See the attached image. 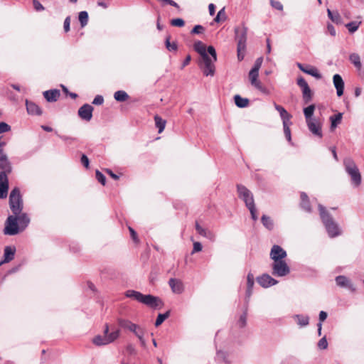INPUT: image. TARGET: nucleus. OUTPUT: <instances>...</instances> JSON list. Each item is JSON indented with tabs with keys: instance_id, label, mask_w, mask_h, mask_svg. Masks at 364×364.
<instances>
[{
	"instance_id": "5701e85b",
	"label": "nucleus",
	"mask_w": 364,
	"mask_h": 364,
	"mask_svg": "<svg viewBox=\"0 0 364 364\" xmlns=\"http://www.w3.org/2000/svg\"><path fill=\"white\" fill-rule=\"evenodd\" d=\"M275 109L279 112L280 117L282 119L283 124L285 123H289L291 118V115L287 112V111L281 105L274 103Z\"/></svg>"
},
{
	"instance_id": "cd10ccee",
	"label": "nucleus",
	"mask_w": 364,
	"mask_h": 364,
	"mask_svg": "<svg viewBox=\"0 0 364 364\" xmlns=\"http://www.w3.org/2000/svg\"><path fill=\"white\" fill-rule=\"evenodd\" d=\"M235 105L240 108L247 107L249 105V100L247 98H243L239 95H236L234 97Z\"/></svg>"
},
{
	"instance_id": "79ce46f5",
	"label": "nucleus",
	"mask_w": 364,
	"mask_h": 364,
	"mask_svg": "<svg viewBox=\"0 0 364 364\" xmlns=\"http://www.w3.org/2000/svg\"><path fill=\"white\" fill-rule=\"evenodd\" d=\"M350 62L358 69L361 67L360 56L356 53H352L350 57Z\"/></svg>"
},
{
	"instance_id": "4c0bfd02",
	"label": "nucleus",
	"mask_w": 364,
	"mask_h": 364,
	"mask_svg": "<svg viewBox=\"0 0 364 364\" xmlns=\"http://www.w3.org/2000/svg\"><path fill=\"white\" fill-rule=\"evenodd\" d=\"M295 318L297 324L299 325L301 327L306 326L309 324V318L306 316L296 315Z\"/></svg>"
},
{
	"instance_id": "bb28decb",
	"label": "nucleus",
	"mask_w": 364,
	"mask_h": 364,
	"mask_svg": "<svg viewBox=\"0 0 364 364\" xmlns=\"http://www.w3.org/2000/svg\"><path fill=\"white\" fill-rule=\"evenodd\" d=\"M342 117V113H338L330 117L331 130H334L336 128V127L341 122Z\"/></svg>"
},
{
	"instance_id": "f257e3e1",
	"label": "nucleus",
	"mask_w": 364,
	"mask_h": 364,
	"mask_svg": "<svg viewBox=\"0 0 364 364\" xmlns=\"http://www.w3.org/2000/svg\"><path fill=\"white\" fill-rule=\"evenodd\" d=\"M194 49L201 57L202 63L200 67L203 70V74L206 76H213L215 73L214 63L217 60L215 49L210 46L206 48V46L200 41L194 43Z\"/></svg>"
},
{
	"instance_id": "864d4df0",
	"label": "nucleus",
	"mask_w": 364,
	"mask_h": 364,
	"mask_svg": "<svg viewBox=\"0 0 364 364\" xmlns=\"http://www.w3.org/2000/svg\"><path fill=\"white\" fill-rule=\"evenodd\" d=\"M271 5L273 8H274L277 10L282 11L283 10V5L282 4L277 0H271L270 1Z\"/></svg>"
},
{
	"instance_id": "412c9836",
	"label": "nucleus",
	"mask_w": 364,
	"mask_h": 364,
	"mask_svg": "<svg viewBox=\"0 0 364 364\" xmlns=\"http://www.w3.org/2000/svg\"><path fill=\"white\" fill-rule=\"evenodd\" d=\"M117 323L121 328L129 330L132 333L135 331L136 326H138L137 324L132 323L129 320L121 318L117 319Z\"/></svg>"
},
{
	"instance_id": "dca6fc26",
	"label": "nucleus",
	"mask_w": 364,
	"mask_h": 364,
	"mask_svg": "<svg viewBox=\"0 0 364 364\" xmlns=\"http://www.w3.org/2000/svg\"><path fill=\"white\" fill-rule=\"evenodd\" d=\"M297 66L299 68L300 70L302 72L309 74L316 79H321V75L319 73L318 69L315 67L311 66V65H306L304 66L301 63H297Z\"/></svg>"
},
{
	"instance_id": "ddd939ff",
	"label": "nucleus",
	"mask_w": 364,
	"mask_h": 364,
	"mask_svg": "<svg viewBox=\"0 0 364 364\" xmlns=\"http://www.w3.org/2000/svg\"><path fill=\"white\" fill-rule=\"evenodd\" d=\"M93 107L89 104H85L78 109L79 117L86 121L89 122L92 117Z\"/></svg>"
},
{
	"instance_id": "13d9d810",
	"label": "nucleus",
	"mask_w": 364,
	"mask_h": 364,
	"mask_svg": "<svg viewBox=\"0 0 364 364\" xmlns=\"http://www.w3.org/2000/svg\"><path fill=\"white\" fill-rule=\"evenodd\" d=\"M297 85L303 90L305 87H309L306 81L303 77H299L297 80Z\"/></svg>"
},
{
	"instance_id": "09e8293b",
	"label": "nucleus",
	"mask_w": 364,
	"mask_h": 364,
	"mask_svg": "<svg viewBox=\"0 0 364 364\" xmlns=\"http://www.w3.org/2000/svg\"><path fill=\"white\" fill-rule=\"evenodd\" d=\"M128 229H129L131 237L133 240V241L136 244H139L140 240H139V237L137 236V233L136 232V231L132 227H129Z\"/></svg>"
},
{
	"instance_id": "72a5a7b5",
	"label": "nucleus",
	"mask_w": 364,
	"mask_h": 364,
	"mask_svg": "<svg viewBox=\"0 0 364 364\" xmlns=\"http://www.w3.org/2000/svg\"><path fill=\"white\" fill-rule=\"evenodd\" d=\"M300 196H301V207L304 209H305L306 210L310 211L311 210V205H310L307 195L305 193H301Z\"/></svg>"
},
{
	"instance_id": "052dcab7",
	"label": "nucleus",
	"mask_w": 364,
	"mask_h": 364,
	"mask_svg": "<svg viewBox=\"0 0 364 364\" xmlns=\"http://www.w3.org/2000/svg\"><path fill=\"white\" fill-rule=\"evenodd\" d=\"M202 250V245L199 242H193V248L191 254H194L196 252H198Z\"/></svg>"
},
{
	"instance_id": "37998d69",
	"label": "nucleus",
	"mask_w": 364,
	"mask_h": 364,
	"mask_svg": "<svg viewBox=\"0 0 364 364\" xmlns=\"http://www.w3.org/2000/svg\"><path fill=\"white\" fill-rule=\"evenodd\" d=\"M360 23L361 21H352L347 23L346 26L350 33H354L358 30Z\"/></svg>"
},
{
	"instance_id": "473e14b6",
	"label": "nucleus",
	"mask_w": 364,
	"mask_h": 364,
	"mask_svg": "<svg viewBox=\"0 0 364 364\" xmlns=\"http://www.w3.org/2000/svg\"><path fill=\"white\" fill-rule=\"evenodd\" d=\"M336 282L341 287H350V281L345 276H338L336 278Z\"/></svg>"
},
{
	"instance_id": "e2e57ef3",
	"label": "nucleus",
	"mask_w": 364,
	"mask_h": 364,
	"mask_svg": "<svg viewBox=\"0 0 364 364\" xmlns=\"http://www.w3.org/2000/svg\"><path fill=\"white\" fill-rule=\"evenodd\" d=\"M104 102V98L101 95H97L92 101V104L100 105Z\"/></svg>"
},
{
	"instance_id": "7c9ffc66",
	"label": "nucleus",
	"mask_w": 364,
	"mask_h": 364,
	"mask_svg": "<svg viewBox=\"0 0 364 364\" xmlns=\"http://www.w3.org/2000/svg\"><path fill=\"white\" fill-rule=\"evenodd\" d=\"M114 98L118 102H125L129 98V96L125 91L118 90L114 92Z\"/></svg>"
},
{
	"instance_id": "5fc2aeb1",
	"label": "nucleus",
	"mask_w": 364,
	"mask_h": 364,
	"mask_svg": "<svg viewBox=\"0 0 364 364\" xmlns=\"http://www.w3.org/2000/svg\"><path fill=\"white\" fill-rule=\"evenodd\" d=\"M262 61H263L262 58H257L256 60V61L255 62V65H254L253 68L251 70L259 72V70L261 68Z\"/></svg>"
},
{
	"instance_id": "6ab92c4d",
	"label": "nucleus",
	"mask_w": 364,
	"mask_h": 364,
	"mask_svg": "<svg viewBox=\"0 0 364 364\" xmlns=\"http://www.w3.org/2000/svg\"><path fill=\"white\" fill-rule=\"evenodd\" d=\"M43 96L48 102H56L60 96V92L57 89L50 90L45 91Z\"/></svg>"
},
{
	"instance_id": "a211bd4d",
	"label": "nucleus",
	"mask_w": 364,
	"mask_h": 364,
	"mask_svg": "<svg viewBox=\"0 0 364 364\" xmlns=\"http://www.w3.org/2000/svg\"><path fill=\"white\" fill-rule=\"evenodd\" d=\"M168 284L173 292L176 294H181L183 292V284L181 280L171 278L169 279Z\"/></svg>"
},
{
	"instance_id": "423d86ee",
	"label": "nucleus",
	"mask_w": 364,
	"mask_h": 364,
	"mask_svg": "<svg viewBox=\"0 0 364 364\" xmlns=\"http://www.w3.org/2000/svg\"><path fill=\"white\" fill-rule=\"evenodd\" d=\"M343 164L353 184L356 186H359L361 183V175L354 161L350 158H346L343 160Z\"/></svg>"
},
{
	"instance_id": "9d476101",
	"label": "nucleus",
	"mask_w": 364,
	"mask_h": 364,
	"mask_svg": "<svg viewBox=\"0 0 364 364\" xmlns=\"http://www.w3.org/2000/svg\"><path fill=\"white\" fill-rule=\"evenodd\" d=\"M259 72L251 70L249 73V79L250 83L252 86H254L256 89L259 90L261 92L265 95H269V90L264 87L262 82L258 80Z\"/></svg>"
},
{
	"instance_id": "4be33fe9",
	"label": "nucleus",
	"mask_w": 364,
	"mask_h": 364,
	"mask_svg": "<svg viewBox=\"0 0 364 364\" xmlns=\"http://www.w3.org/2000/svg\"><path fill=\"white\" fill-rule=\"evenodd\" d=\"M26 105L29 114L41 115L42 114L41 109L36 103L26 100Z\"/></svg>"
},
{
	"instance_id": "0eeeda50",
	"label": "nucleus",
	"mask_w": 364,
	"mask_h": 364,
	"mask_svg": "<svg viewBox=\"0 0 364 364\" xmlns=\"http://www.w3.org/2000/svg\"><path fill=\"white\" fill-rule=\"evenodd\" d=\"M21 231L16 215H9L5 222L4 233L7 235H15Z\"/></svg>"
},
{
	"instance_id": "393cba45",
	"label": "nucleus",
	"mask_w": 364,
	"mask_h": 364,
	"mask_svg": "<svg viewBox=\"0 0 364 364\" xmlns=\"http://www.w3.org/2000/svg\"><path fill=\"white\" fill-rule=\"evenodd\" d=\"M196 230L199 235L203 237H208L209 239H213L214 237V235L212 232L201 227L198 222L196 223Z\"/></svg>"
},
{
	"instance_id": "ea45409f",
	"label": "nucleus",
	"mask_w": 364,
	"mask_h": 364,
	"mask_svg": "<svg viewBox=\"0 0 364 364\" xmlns=\"http://www.w3.org/2000/svg\"><path fill=\"white\" fill-rule=\"evenodd\" d=\"M170 316V311H167L164 314H159L157 316V318L155 322V326L156 327L159 326L162 324V323L169 317Z\"/></svg>"
},
{
	"instance_id": "2eb2a0df",
	"label": "nucleus",
	"mask_w": 364,
	"mask_h": 364,
	"mask_svg": "<svg viewBox=\"0 0 364 364\" xmlns=\"http://www.w3.org/2000/svg\"><path fill=\"white\" fill-rule=\"evenodd\" d=\"M258 284L264 288H267L277 284V281L267 274H264L257 277Z\"/></svg>"
},
{
	"instance_id": "6e6552de",
	"label": "nucleus",
	"mask_w": 364,
	"mask_h": 364,
	"mask_svg": "<svg viewBox=\"0 0 364 364\" xmlns=\"http://www.w3.org/2000/svg\"><path fill=\"white\" fill-rule=\"evenodd\" d=\"M272 274L277 277H284L287 275L289 272V267L287 262L283 260L275 261L272 263Z\"/></svg>"
},
{
	"instance_id": "7ed1b4c3",
	"label": "nucleus",
	"mask_w": 364,
	"mask_h": 364,
	"mask_svg": "<svg viewBox=\"0 0 364 364\" xmlns=\"http://www.w3.org/2000/svg\"><path fill=\"white\" fill-rule=\"evenodd\" d=\"M318 210L322 222L323 223L329 236L331 237H334L341 235V230L338 225L335 223L326 208L322 205H319Z\"/></svg>"
},
{
	"instance_id": "de8ad7c7",
	"label": "nucleus",
	"mask_w": 364,
	"mask_h": 364,
	"mask_svg": "<svg viewBox=\"0 0 364 364\" xmlns=\"http://www.w3.org/2000/svg\"><path fill=\"white\" fill-rule=\"evenodd\" d=\"M95 176L97 180L103 186L105 185L106 178L105 176L98 170L95 172Z\"/></svg>"
},
{
	"instance_id": "58836bf2",
	"label": "nucleus",
	"mask_w": 364,
	"mask_h": 364,
	"mask_svg": "<svg viewBox=\"0 0 364 364\" xmlns=\"http://www.w3.org/2000/svg\"><path fill=\"white\" fill-rule=\"evenodd\" d=\"M88 14L87 11H80L79 13L78 18L80 23L81 27H85L88 23Z\"/></svg>"
},
{
	"instance_id": "39448f33",
	"label": "nucleus",
	"mask_w": 364,
	"mask_h": 364,
	"mask_svg": "<svg viewBox=\"0 0 364 364\" xmlns=\"http://www.w3.org/2000/svg\"><path fill=\"white\" fill-rule=\"evenodd\" d=\"M9 207L13 214L21 213L23 210V203L18 188H14L9 196Z\"/></svg>"
},
{
	"instance_id": "b1692460",
	"label": "nucleus",
	"mask_w": 364,
	"mask_h": 364,
	"mask_svg": "<svg viewBox=\"0 0 364 364\" xmlns=\"http://www.w3.org/2000/svg\"><path fill=\"white\" fill-rule=\"evenodd\" d=\"M15 249L11 247L7 246L4 249V259L0 262V265L4 262H9L14 258Z\"/></svg>"
},
{
	"instance_id": "774afa93",
	"label": "nucleus",
	"mask_w": 364,
	"mask_h": 364,
	"mask_svg": "<svg viewBox=\"0 0 364 364\" xmlns=\"http://www.w3.org/2000/svg\"><path fill=\"white\" fill-rule=\"evenodd\" d=\"M106 173L107 174H109L113 179L114 180H118L119 179V176L117 175H116L115 173H114L112 172V171H111L110 169H106L105 170Z\"/></svg>"
},
{
	"instance_id": "c85d7f7f",
	"label": "nucleus",
	"mask_w": 364,
	"mask_h": 364,
	"mask_svg": "<svg viewBox=\"0 0 364 364\" xmlns=\"http://www.w3.org/2000/svg\"><path fill=\"white\" fill-rule=\"evenodd\" d=\"M254 286V276L252 273H249L247 277V296L250 297L252 292Z\"/></svg>"
},
{
	"instance_id": "f3484780",
	"label": "nucleus",
	"mask_w": 364,
	"mask_h": 364,
	"mask_svg": "<svg viewBox=\"0 0 364 364\" xmlns=\"http://www.w3.org/2000/svg\"><path fill=\"white\" fill-rule=\"evenodd\" d=\"M333 85L336 89L337 95L341 97L343 94L344 82L341 76L338 74H335L333 77Z\"/></svg>"
},
{
	"instance_id": "bf43d9fd",
	"label": "nucleus",
	"mask_w": 364,
	"mask_h": 364,
	"mask_svg": "<svg viewBox=\"0 0 364 364\" xmlns=\"http://www.w3.org/2000/svg\"><path fill=\"white\" fill-rule=\"evenodd\" d=\"M318 347L320 349H326L328 347V343L325 337L320 339L318 343Z\"/></svg>"
},
{
	"instance_id": "20e7f679",
	"label": "nucleus",
	"mask_w": 364,
	"mask_h": 364,
	"mask_svg": "<svg viewBox=\"0 0 364 364\" xmlns=\"http://www.w3.org/2000/svg\"><path fill=\"white\" fill-rule=\"evenodd\" d=\"M109 331V326L106 323L103 331V336L98 335L94 337L92 339L93 343L97 346H105L113 343L119 337L120 331L119 329L114 330L111 333Z\"/></svg>"
},
{
	"instance_id": "4d7b16f0",
	"label": "nucleus",
	"mask_w": 364,
	"mask_h": 364,
	"mask_svg": "<svg viewBox=\"0 0 364 364\" xmlns=\"http://www.w3.org/2000/svg\"><path fill=\"white\" fill-rule=\"evenodd\" d=\"M10 126L5 122H0V134L10 131Z\"/></svg>"
},
{
	"instance_id": "3c124183",
	"label": "nucleus",
	"mask_w": 364,
	"mask_h": 364,
	"mask_svg": "<svg viewBox=\"0 0 364 364\" xmlns=\"http://www.w3.org/2000/svg\"><path fill=\"white\" fill-rule=\"evenodd\" d=\"M247 312H244L240 317L238 324L240 327L243 328L247 323Z\"/></svg>"
},
{
	"instance_id": "aec40b11",
	"label": "nucleus",
	"mask_w": 364,
	"mask_h": 364,
	"mask_svg": "<svg viewBox=\"0 0 364 364\" xmlns=\"http://www.w3.org/2000/svg\"><path fill=\"white\" fill-rule=\"evenodd\" d=\"M18 218V223L21 228V230L23 231L26 229V228L30 223V218L27 213L21 212L19 214L16 215Z\"/></svg>"
},
{
	"instance_id": "a878e982",
	"label": "nucleus",
	"mask_w": 364,
	"mask_h": 364,
	"mask_svg": "<svg viewBox=\"0 0 364 364\" xmlns=\"http://www.w3.org/2000/svg\"><path fill=\"white\" fill-rule=\"evenodd\" d=\"M133 333H134V335L139 338L140 343H141V345L145 348L146 344V341L144 338V333H145V330L141 328L140 326H137L135 331L133 332Z\"/></svg>"
},
{
	"instance_id": "2f4dec72",
	"label": "nucleus",
	"mask_w": 364,
	"mask_h": 364,
	"mask_svg": "<svg viewBox=\"0 0 364 364\" xmlns=\"http://www.w3.org/2000/svg\"><path fill=\"white\" fill-rule=\"evenodd\" d=\"M315 110V105H311L308 106L307 107L304 109V114L306 118V121H309L311 119H314L315 118H312V116L314 114V112Z\"/></svg>"
},
{
	"instance_id": "49530a36",
	"label": "nucleus",
	"mask_w": 364,
	"mask_h": 364,
	"mask_svg": "<svg viewBox=\"0 0 364 364\" xmlns=\"http://www.w3.org/2000/svg\"><path fill=\"white\" fill-rule=\"evenodd\" d=\"M166 48L170 51L176 50V49H177V45L176 43L173 42V43H171L170 37H167L166 39Z\"/></svg>"
},
{
	"instance_id": "6e6d98bb",
	"label": "nucleus",
	"mask_w": 364,
	"mask_h": 364,
	"mask_svg": "<svg viewBox=\"0 0 364 364\" xmlns=\"http://www.w3.org/2000/svg\"><path fill=\"white\" fill-rule=\"evenodd\" d=\"M33 5L34 9L38 11H43L45 9L44 6L38 0H33Z\"/></svg>"
},
{
	"instance_id": "680f3d73",
	"label": "nucleus",
	"mask_w": 364,
	"mask_h": 364,
	"mask_svg": "<svg viewBox=\"0 0 364 364\" xmlns=\"http://www.w3.org/2000/svg\"><path fill=\"white\" fill-rule=\"evenodd\" d=\"M70 16H67L64 21L63 28L65 32H68L70 31Z\"/></svg>"
},
{
	"instance_id": "9b49d317",
	"label": "nucleus",
	"mask_w": 364,
	"mask_h": 364,
	"mask_svg": "<svg viewBox=\"0 0 364 364\" xmlns=\"http://www.w3.org/2000/svg\"><path fill=\"white\" fill-rule=\"evenodd\" d=\"M235 31L236 34V40L237 41V50H245L247 28L245 26H243L242 29L236 28Z\"/></svg>"
},
{
	"instance_id": "a18cd8bd",
	"label": "nucleus",
	"mask_w": 364,
	"mask_h": 364,
	"mask_svg": "<svg viewBox=\"0 0 364 364\" xmlns=\"http://www.w3.org/2000/svg\"><path fill=\"white\" fill-rule=\"evenodd\" d=\"M171 25L176 27H183L185 21L182 18H173L171 21Z\"/></svg>"
},
{
	"instance_id": "f03ea898",
	"label": "nucleus",
	"mask_w": 364,
	"mask_h": 364,
	"mask_svg": "<svg viewBox=\"0 0 364 364\" xmlns=\"http://www.w3.org/2000/svg\"><path fill=\"white\" fill-rule=\"evenodd\" d=\"M125 296L134 299L151 308L161 309L164 306L162 301L156 296L151 294L144 295L139 291L134 290H128L125 292Z\"/></svg>"
},
{
	"instance_id": "f704fd0d",
	"label": "nucleus",
	"mask_w": 364,
	"mask_h": 364,
	"mask_svg": "<svg viewBox=\"0 0 364 364\" xmlns=\"http://www.w3.org/2000/svg\"><path fill=\"white\" fill-rule=\"evenodd\" d=\"M263 225L268 230H271L274 228L273 220L270 217L263 215L261 218Z\"/></svg>"
},
{
	"instance_id": "c03bdc74",
	"label": "nucleus",
	"mask_w": 364,
	"mask_h": 364,
	"mask_svg": "<svg viewBox=\"0 0 364 364\" xmlns=\"http://www.w3.org/2000/svg\"><path fill=\"white\" fill-rule=\"evenodd\" d=\"M289 124H291V122L289 123H285L283 124V127H284V135L287 138V139L290 141L291 138V130H290V128H289Z\"/></svg>"
},
{
	"instance_id": "c9c22d12",
	"label": "nucleus",
	"mask_w": 364,
	"mask_h": 364,
	"mask_svg": "<svg viewBox=\"0 0 364 364\" xmlns=\"http://www.w3.org/2000/svg\"><path fill=\"white\" fill-rule=\"evenodd\" d=\"M226 19H227V15H226V12H225V7H223L218 11L217 16H215V18H214L213 21L215 23H220V22L225 21Z\"/></svg>"
},
{
	"instance_id": "338daca9",
	"label": "nucleus",
	"mask_w": 364,
	"mask_h": 364,
	"mask_svg": "<svg viewBox=\"0 0 364 364\" xmlns=\"http://www.w3.org/2000/svg\"><path fill=\"white\" fill-rule=\"evenodd\" d=\"M327 29L331 36H336V29L333 25L328 24L327 26Z\"/></svg>"
},
{
	"instance_id": "e433bc0d",
	"label": "nucleus",
	"mask_w": 364,
	"mask_h": 364,
	"mask_svg": "<svg viewBox=\"0 0 364 364\" xmlns=\"http://www.w3.org/2000/svg\"><path fill=\"white\" fill-rule=\"evenodd\" d=\"M328 16L329 18L336 23L341 22V17L338 12H332L330 9H327Z\"/></svg>"
},
{
	"instance_id": "c756f323",
	"label": "nucleus",
	"mask_w": 364,
	"mask_h": 364,
	"mask_svg": "<svg viewBox=\"0 0 364 364\" xmlns=\"http://www.w3.org/2000/svg\"><path fill=\"white\" fill-rule=\"evenodd\" d=\"M154 122L156 127L159 129V133H161L165 129L166 121L162 119L160 116L155 115Z\"/></svg>"
},
{
	"instance_id": "a19ab883",
	"label": "nucleus",
	"mask_w": 364,
	"mask_h": 364,
	"mask_svg": "<svg viewBox=\"0 0 364 364\" xmlns=\"http://www.w3.org/2000/svg\"><path fill=\"white\" fill-rule=\"evenodd\" d=\"M303 99L305 103H309L312 99V92L309 87L302 90Z\"/></svg>"
},
{
	"instance_id": "f8f14e48",
	"label": "nucleus",
	"mask_w": 364,
	"mask_h": 364,
	"mask_svg": "<svg viewBox=\"0 0 364 364\" xmlns=\"http://www.w3.org/2000/svg\"><path fill=\"white\" fill-rule=\"evenodd\" d=\"M270 258L274 261L283 260L287 257L286 251L282 249L279 245H274L272 246L270 251Z\"/></svg>"
},
{
	"instance_id": "603ef678",
	"label": "nucleus",
	"mask_w": 364,
	"mask_h": 364,
	"mask_svg": "<svg viewBox=\"0 0 364 364\" xmlns=\"http://www.w3.org/2000/svg\"><path fill=\"white\" fill-rule=\"evenodd\" d=\"M205 31V28L203 26L200 25H196L193 27L191 31V34H200Z\"/></svg>"
},
{
	"instance_id": "69168bd1",
	"label": "nucleus",
	"mask_w": 364,
	"mask_h": 364,
	"mask_svg": "<svg viewBox=\"0 0 364 364\" xmlns=\"http://www.w3.org/2000/svg\"><path fill=\"white\" fill-rule=\"evenodd\" d=\"M327 318V313L323 311H320L319 313V323H321V322L324 321Z\"/></svg>"
},
{
	"instance_id": "0e129e2a",
	"label": "nucleus",
	"mask_w": 364,
	"mask_h": 364,
	"mask_svg": "<svg viewBox=\"0 0 364 364\" xmlns=\"http://www.w3.org/2000/svg\"><path fill=\"white\" fill-rule=\"evenodd\" d=\"M81 163L83 164V166L85 167V168H88L89 167V164H90V161H89V159L87 158V156L85 154H82V156H81Z\"/></svg>"
},
{
	"instance_id": "4468645a",
	"label": "nucleus",
	"mask_w": 364,
	"mask_h": 364,
	"mask_svg": "<svg viewBox=\"0 0 364 364\" xmlns=\"http://www.w3.org/2000/svg\"><path fill=\"white\" fill-rule=\"evenodd\" d=\"M309 129L314 134L318 136V137H322V132H321V122L316 119H311L306 122Z\"/></svg>"
},
{
	"instance_id": "8fccbe9b",
	"label": "nucleus",
	"mask_w": 364,
	"mask_h": 364,
	"mask_svg": "<svg viewBox=\"0 0 364 364\" xmlns=\"http://www.w3.org/2000/svg\"><path fill=\"white\" fill-rule=\"evenodd\" d=\"M250 212V214H251V217L255 221L257 220L258 217H257V210H256V208H255V204H252L248 207H247Z\"/></svg>"
},
{
	"instance_id": "1a4fd4ad",
	"label": "nucleus",
	"mask_w": 364,
	"mask_h": 364,
	"mask_svg": "<svg viewBox=\"0 0 364 364\" xmlns=\"http://www.w3.org/2000/svg\"><path fill=\"white\" fill-rule=\"evenodd\" d=\"M238 196L245 203L246 207L255 204L253 195L250 190L242 185L237 186Z\"/></svg>"
}]
</instances>
